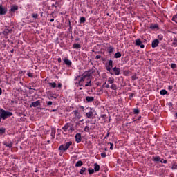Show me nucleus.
<instances>
[{
    "instance_id": "1",
    "label": "nucleus",
    "mask_w": 177,
    "mask_h": 177,
    "mask_svg": "<svg viewBox=\"0 0 177 177\" xmlns=\"http://www.w3.org/2000/svg\"><path fill=\"white\" fill-rule=\"evenodd\" d=\"M92 82V80H91V77H88L87 75L83 76L80 80L79 81V85L80 86H92V84H91Z\"/></svg>"
},
{
    "instance_id": "2",
    "label": "nucleus",
    "mask_w": 177,
    "mask_h": 177,
    "mask_svg": "<svg viewBox=\"0 0 177 177\" xmlns=\"http://www.w3.org/2000/svg\"><path fill=\"white\" fill-rule=\"evenodd\" d=\"M13 115V113L10 111H6L3 109H0V122H1V118L2 120H6L8 117H12Z\"/></svg>"
},
{
    "instance_id": "3",
    "label": "nucleus",
    "mask_w": 177,
    "mask_h": 177,
    "mask_svg": "<svg viewBox=\"0 0 177 177\" xmlns=\"http://www.w3.org/2000/svg\"><path fill=\"white\" fill-rule=\"evenodd\" d=\"M71 145H73V142L71 141L66 142L65 145H61L59 147V150H60V151H66L70 149Z\"/></svg>"
},
{
    "instance_id": "4",
    "label": "nucleus",
    "mask_w": 177,
    "mask_h": 177,
    "mask_svg": "<svg viewBox=\"0 0 177 177\" xmlns=\"http://www.w3.org/2000/svg\"><path fill=\"white\" fill-rule=\"evenodd\" d=\"M73 121H77V120H81V114L77 110L73 111Z\"/></svg>"
},
{
    "instance_id": "5",
    "label": "nucleus",
    "mask_w": 177,
    "mask_h": 177,
    "mask_svg": "<svg viewBox=\"0 0 177 177\" xmlns=\"http://www.w3.org/2000/svg\"><path fill=\"white\" fill-rule=\"evenodd\" d=\"M40 104H41V100H37L32 102L30 104V107H38V106H40Z\"/></svg>"
},
{
    "instance_id": "6",
    "label": "nucleus",
    "mask_w": 177,
    "mask_h": 177,
    "mask_svg": "<svg viewBox=\"0 0 177 177\" xmlns=\"http://www.w3.org/2000/svg\"><path fill=\"white\" fill-rule=\"evenodd\" d=\"M75 138L76 143H81V140L82 139V138L81 136V133H77L75 135Z\"/></svg>"
},
{
    "instance_id": "7",
    "label": "nucleus",
    "mask_w": 177,
    "mask_h": 177,
    "mask_svg": "<svg viewBox=\"0 0 177 177\" xmlns=\"http://www.w3.org/2000/svg\"><path fill=\"white\" fill-rule=\"evenodd\" d=\"M8 12V9L3 8L2 6H0V15H6Z\"/></svg>"
},
{
    "instance_id": "8",
    "label": "nucleus",
    "mask_w": 177,
    "mask_h": 177,
    "mask_svg": "<svg viewBox=\"0 0 177 177\" xmlns=\"http://www.w3.org/2000/svg\"><path fill=\"white\" fill-rule=\"evenodd\" d=\"M159 44H160V41H158V39H155L152 41L151 46L152 48H157Z\"/></svg>"
},
{
    "instance_id": "9",
    "label": "nucleus",
    "mask_w": 177,
    "mask_h": 177,
    "mask_svg": "<svg viewBox=\"0 0 177 177\" xmlns=\"http://www.w3.org/2000/svg\"><path fill=\"white\" fill-rule=\"evenodd\" d=\"M90 111L86 113V115L87 118H92L93 117V112L92 111V109H89Z\"/></svg>"
},
{
    "instance_id": "10",
    "label": "nucleus",
    "mask_w": 177,
    "mask_h": 177,
    "mask_svg": "<svg viewBox=\"0 0 177 177\" xmlns=\"http://www.w3.org/2000/svg\"><path fill=\"white\" fill-rule=\"evenodd\" d=\"M79 174H80V175H86V168L82 167V169L79 171Z\"/></svg>"
},
{
    "instance_id": "11",
    "label": "nucleus",
    "mask_w": 177,
    "mask_h": 177,
    "mask_svg": "<svg viewBox=\"0 0 177 177\" xmlns=\"http://www.w3.org/2000/svg\"><path fill=\"white\" fill-rule=\"evenodd\" d=\"M100 170V166L97 163L94 164V171L95 172H99Z\"/></svg>"
},
{
    "instance_id": "12",
    "label": "nucleus",
    "mask_w": 177,
    "mask_h": 177,
    "mask_svg": "<svg viewBox=\"0 0 177 177\" xmlns=\"http://www.w3.org/2000/svg\"><path fill=\"white\" fill-rule=\"evenodd\" d=\"M64 62L65 64H66V66H71V64H73V63L71 62V61H70V59H68V58H65L64 59Z\"/></svg>"
},
{
    "instance_id": "13",
    "label": "nucleus",
    "mask_w": 177,
    "mask_h": 177,
    "mask_svg": "<svg viewBox=\"0 0 177 177\" xmlns=\"http://www.w3.org/2000/svg\"><path fill=\"white\" fill-rule=\"evenodd\" d=\"M113 71L115 75H118L120 74V68L114 67Z\"/></svg>"
},
{
    "instance_id": "14",
    "label": "nucleus",
    "mask_w": 177,
    "mask_h": 177,
    "mask_svg": "<svg viewBox=\"0 0 177 177\" xmlns=\"http://www.w3.org/2000/svg\"><path fill=\"white\" fill-rule=\"evenodd\" d=\"M4 146H6V147H9L10 149L12 148V146H13V142H10L9 143H7L6 142H3Z\"/></svg>"
},
{
    "instance_id": "15",
    "label": "nucleus",
    "mask_w": 177,
    "mask_h": 177,
    "mask_svg": "<svg viewBox=\"0 0 177 177\" xmlns=\"http://www.w3.org/2000/svg\"><path fill=\"white\" fill-rule=\"evenodd\" d=\"M73 48V49H81V44H74Z\"/></svg>"
},
{
    "instance_id": "16",
    "label": "nucleus",
    "mask_w": 177,
    "mask_h": 177,
    "mask_svg": "<svg viewBox=\"0 0 177 177\" xmlns=\"http://www.w3.org/2000/svg\"><path fill=\"white\" fill-rule=\"evenodd\" d=\"M68 128H70V123L66 124L64 127H62V129L64 131V132H67V129H68Z\"/></svg>"
},
{
    "instance_id": "17",
    "label": "nucleus",
    "mask_w": 177,
    "mask_h": 177,
    "mask_svg": "<svg viewBox=\"0 0 177 177\" xmlns=\"http://www.w3.org/2000/svg\"><path fill=\"white\" fill-rule=\"evenodd\" d=\"M93 100H95V98L93 97H89V96H87L86 97V101L89 102H93Z\"/></svg>"
},
{
    "instance_id": "18",
    "label": "nucleus",
    "mask_w": 177,
    "mask_h": 177,
    "mask_svg": "<svg viewBox=\"0 0 177 177\" xmlns=\"http://www.w3.org/2000/svg\"><path fill=\"white\" fill-rule=\"evenodd\" d=\"M82 165H84V162H82L81 160L77 161L75 164L76 167H82Z\"/></svg>"
},
{
    "instance_id": "19",
    "label": "nucleus",
    "mask_w": 177,
    "mask_h": 177,
    "mask_svg": "<svg viewBox=\"0 0 177 177\" xmlns=\"http://www.w3.org/2000/svg\"><path fill=\"white\" fill-rule=\"evenodd\" d=\"M55 135H56V130L53 129L51 130V138H52V139H55Z\"/></svg>"
},
{
    "instance_id": "20",
    "label": "nucleus",
    "mask_w": 177,
    "mask_h": 177,
    "mask_svg": "<svg viewBox=\"0 0 177 177\" xmlns=\"http://www.w3.org/2000/svg\"><path fill=\"white\" fill-rule=\"evenodd\" d=\"M17 9H19V7L17 6H11V12H16Z\"/></svg>"
},
{
    "instance_id": "21",
    "label": "nucleus",
    "mask_w": 177,
    "mask_h": 177,
    "mask_svg": "<svg viewBox=\"0 0 177 177\" xmlns=\"http://www.w3.org/2000/svg\"><path fill=\"white\" fill-rule=\"evenodd\" d=\"M114 57L115 59H120V57H121V53L120 52L116 53L114 55Z\"/></svg>"
},
{
    "instance_id": "22",
    "label": "nucleus",
    "mask_w": 177,
    "mask_h": 177,
    "mask_svg": "<svg viewBox=\"0 0 177 177\" xmlns=\"http://www.w3.org/2000/svg\"><path fill=\"white\" fill-rule=\"evenodd\" d=\"M114 50V48H113V46H110L109 48H108V52L109 53H113Z\"/></svg>"
},
{
    "instance_id": "23",
    "label": "nucleus",
    "mask_w": 177,
    "mask_h": 177,
    "mask_svg": "<svg viewBox=\"0 0 177 177\" xmlns=\"http://www.w3.org/2000/svg\"><path fill=\"white\" fill-rule=\"evenodd\" d=\"M138 78H139V77H138V75H137L136 73H134V74L132 75V77H131V80H132L133 81H135V80H138Z\"/></svg>"
},
{
    "instance_id": "24",
    "label": "nucleus",
    "mask_w": 177,
    "mask_h": 177,
    "mask_svg": "<svg viewBox=\"0 0 177 177\" xmlns=\"http://www.w3.org/2000/svg\"><path fill=\"white\" fill-rule=\"evenodd\" d=\"M49 86H50L51 88H56L57 84L55 82H53V83H48Z\"/></svg>"
},
{
    "instance_id": "25",
    "label": "nucleus",
    "mask_w": 177,
    "mask_h": 177,
    "mask_svg": "<svg viewBox=\"0 0 177 177\" xmlns=\"http://www.w3.org/2000/svg\"><path fill=\"white\" fill-rule=\"evenodd\" d=\"M108 82H109V84H114V78H113V77H109V78L108 79Z\"/></svg>"
},
{
    "instance_id": "26",
    "label": "nucleus",
    "mask_w": 177,
    "mask_h": 177,
    "mask_svg": "<svg viewBox=\"0 0 177 177\" xmlns=\"http://www.w3.org/2000/svg\"><path fill=\"white\" fill-rule=\"evenodd\" d=\"M153 161L158 162L161 160V158L160 156L153 157Z\"/></svg>"
},
{
    "instance_id": "27",
    "label": "nucleus",
    "mask_w": 177,
    "mask_h": 177,
    "mask_svg": "<svg viewBox=\"0 0 177 177\" xmlns=\"http://www.w3.org/2000/svg\"><path fill=\"white\" fill-rule=\"evenodd\" d=\"M80 21L81 24H84V23H85V21H86V19H85L84 17H82L80 19Z\"/></svg>"
},
{
    "instance_id": "28",
    "label": "nucleus",
    "mask_w": 177,
    "mask_h": 177,
    "mask_svg": "<svg viewBox=\"0 0 177 177\" xmlns=\"http://www.w3.org/2000/svg\"><path fill=\"white\" fill-rule=\"evenodd\" d=\"M111 88L113 89V91H117V85L113 84L111 86Z\"/></svg>"
},
{
    "instance_id": "29",
    "label": "nucleus",
    "mask_w": 177,
    "mask_h": 177,
    "mask_svg": "<svg viewBox=\"0 0 177 177\" xmlns=\"http://www.w3.org/2000/svg\"><path fill=\"white\" fill-rule=\"evenodd\" d=\"M106 68L107 70V71H111V69L113 68V66H110L109 65H106Z\"/></svg>"
},
{
    "instance_id": "30",
    "label": "nucleus",
    "mask_w": 177,
    "mask_h": 177,
    "mask_svg": "<svg viewBox=\"0 0 177 177\" xmlns=\"http://www.w3.org/2000/svg\"><path fill=\"white\" fill-rule=\"evenodd\" d=\"M142 44V41L140 39H136V45L139 46Z\"/></svg>"
},
{
    "instance_id": "31",
    "label": "nucleus",
    "mask_w": 177,
    "mask_h": 177,
    "mask_svg": "<svg viewBox=\"0 0 177 177\" xmlns=\"http://www.w3.org/2000/svg\"><path fill=\"white\" fill-rule=\"evenodd\" d=\"M5 128H0V134L3 135V133H5Z\"/></svg>"
},
{
    "instance_id": "32",
    "label": "nucleus",
    "mask_w": 177,
    "mask_h": 177,
    "mask_svg": "<svg viewBox=\"0 0 177 177\" xmlns=\"http://www.w3.org/2000/svg\"><path fill=\"white\" fill-rule=\"evenodd\" d=\"M160 93V95H167V90H161Z\"/></svg>"
},
{
    "instance_id": "33",
    "label": "nucleus",
    "mask_w": 177,
    "mask_h": 177,
    "mask_svg": "<svg viewBox=\"0 0 177 177\" xmlns=\"http://www.w3.org/2000/svg\"><path fill=\"white\" fill-rule=\"evenodd\" d=\"M106 156H107V153H106V152L101 153L102 158H106Z\"/></svg>"
},
{
    "instance_id": "34",
    "label": "nucleus",
    "mask_w": 177,
    "mask_h": 177,
    "mask_svg": "<svg viewBox=\"0 0 177 177\" xmlns=\"http://www.w3.org/2000/svg\"><path fill=\"white\" fill-rule=\"evenodd\" d=\"M173 21L177 23V15H174L172 18Z\"/></svg>"
},
{
    "instance_id": "35",
    "label": "nucleus",
    "mask_w": 177,
    "mask_h": 177,
    "mask_svg": "<svg viewBox=\"0 0 177 177\" xmlns=\"http://www.w3.org/2000/svg\"><path fill=\"white\" fill-rule=\"evenodd\" d=\"M107 66H109L110 67H113V60H109Z\"/></svg>"
},
{
    "instance_id": "36",
    "label": "nucleus",
    "mask_w": 177,
    "mask_h": 177,
    "mask_svg": "<svg viewBox=\"0 0 177 177\" xmlns=\"http://www.w3.org/2000/svg\"><path fill=\"white\" fill-rule=\"evenodd\" d=\"M133 113H134V114H139L140 111H139V109H135L133 110Z\"/></svg>"
},
{
    "instance_id": "37",
    "label": "nucleus",
    "mask_w": 177,
    "mask_h": 177,
    "mask_svg": "<svg viewBox=\"0 0 177 177\" xmlns=\"http://www.w3.org/2000/svg\"><path fill=\"white\" fill-rule=\"evenodd\" d=\"M109 145H110V149L111 150H113L114 149V144L111 143V142H109Z\"/></svg>"
},
{
    "instance_id": "38",
    "label": "nucleus",
    "mask_w": 177,
    "mask_h": 177,
    "mask_svg": "<svg viewBox=\"0 0 177 177\" xmlns=\"http://www.w3.org/2000/svg\"><path fill=\"white\" fill-rule=\"evenodd\" d=\"M95 172V169H88V174H90V175H92V174H93Z\"/></svg>"
},
{
    "instance_id": "39",
    "label": "nucleus",
    "mask_w": 177,
    "mask_h": 177,
    "mask_svg": "<svg viewBox=\"0 0 177 177\" xmlns=\"http://www.w3.org/2000/svg\"><path fill=\"white\" fill-rule=\"evenodd\" d=\"M158 38L160 39V41H162V39L164 38V36H162V35H159Z\"/></svg>"
},
{
    "instance_id": "40",
    "label": "nucleus",
    "mask_w": 177,
    "mask_h": 177,
    "mask_svg": "<svg viewBox=\"0 0 177 177\" xmlns=\"http://www.w3.org/2000/svg\"><path fill=\"white\" fill-rule=\"evenodd\" d=\"M84 130L85 132H88L89 131V127L86 126Z\"/></svg>"
},
{
    "instance_id": "41",
    "label": "nucleus",
    "mask_w": 177,
    "mask_h": 177,
    "mask_svg": "<svg viewBox=\"0 0 177 177\" xmlns=\"http://www.w3.org/2000/svg\"><path fill=\"white\" fill-rule=\"evenodd\" d=\"M171 68H176V64H171Z\"/></svg>"
},
{
    "instance_id": "42",
    "label": "nucleus",
    "mask_w": 177,
    "mask_h": 177,
    "mask_svg": "<svg viewBox=\"0 0 177 177\" xmlns=\"http://www.w3.org/2000/svg\"><path fill=\"white\" fill-rule=\"evenodd\" d=\"M32 16L34 19H37L38 17V14H32Z\"/></svg>"
},
{
    "instance_id": "43",
    "label": "nucleus",
    "mask_w": 177,
    "mask_h": 177,
    "mask_svg": "<svg viewBox=\"0 0 177 177\" xmlns=\"http://www.w3.org/2000/svg\"><path fill=\"white\" fill-rule=\"evenodd\" d=\"M28 75L30 77V78H32L33 77V74L32 73H28Z\"/></svg>"
},
{
    "instance_id": "44",
    "label": "nucleus",
    "mask_w": 177,
    "mask_h": 177,
    "mask_svg": "<svg viewBox=\"0 0 177 177\" xmlns=\"http://www.w3.org/2000/svg\"><path fill=\"white\" fill-rule=\"evenodd\" d=\"M53 102H52V101H49L48 102H47V105L48 106H52Z\"/></svg>"
},
{
    "instance_id": "45",
    "label": "nucleus",
    "mask_w": 177,
    "mask_h": 177,
    "mask_svg": "<svg viewBox=\"0 0 177 177\" xmlns=\"http://www.w3.org/2000/svg\"><path fill=\"white\" fill-rule=\"evenodd\" d=\"M100 57H102V56H100V55H97V56L95 57V59H100Z\"/></svg>"
},
{
    "instance_id": "46",
    "label": "nucleus",
    "mask_w": 177,
    "mask_h": 177,
    "mask_svg": "<svg viewBox=\"0 0 177 177\" xmlns=\"http://www.w3.org/2000/svg\"><path fill=\"white\" fill-rule=\"evenodd\" d=\"M57 62L58 63H62V58H58Z\"/></svg>"
},
{
    "instance_id": "47",
    "label": "nucleus",
    "mask_w": 177,
    "mask_h": 177,
    "mask_svg": "<svg viewBox=\"0 0 177 177\" xmlns=\"http://www.w3.org/2000/svg\"><path fill=\"white\" fill-rule=\"evenodd\" d=\"M52 8H57V6H56L55 4H52Z\"/></svg>"
},
{
    "instance_id": "48",
    "label": "nucleus",
    "mask_w": 177,
    "mask_h": 177,
    "mask_svg": "<svg viewBox=\"0 0 177 177\" xmlns=\"http://www.w3.org/2000/svg\"><path fill=\"white\" fill-rule=\"evenodd\" d=\"M58 88H62V83L58 84Z\"/></svg>"
},
{
    "instance_id": "49",
    "label": "nucleus",
    "mask_w": 177,
    "mask_h": 177,
    "mask_svg": "<svg viewBox=\"0 0 177 177\" xmlns=\"http://www.w3.org/2000/svg\"><path fill=\"white\" fill-rule=\"evenodd\" d=\"M140 48H141L142 49H143V48H145V45H144V44H141V45H140Z\"/></svg>"
},
{
    "instance_id": "50",
    "label": "nucleus",
    "mask_w": 177,
    "mask_h": 177,
    "mask_svg": "<svg viewBox=\"0 0 177 177\" xmlns=\"http://www.w3.org/2000/svg\"><path fill=\"white\" fill-rule=\"evenodd\" d=\"M157 27H158L157 25H155L153 27H152V28H157Z\"/></svg>"
},
{
    "instance_id": "51",
    "label": "nucleus",
    "mask_w": 177,
    "mask_h": 177,
    "mask_svg": "<svg viewBox=\"0 0 177 177\" xmlns=\"http://www.w3.org/2000/svg\"><path fill=\"white\" fill-rule=\"evenodd\" d=\"M0 95H2V88H0Z\"/></svg>"
},
{
    "instance_id": "52",
    "label": "nucleus",
    "mask_w": 177,
    "mask_h": 177,
    "mask_svg": "<svg viewBox=\"0 0 177 177\" xmlns=\"http://www.w3.org/2000/svg\"><path fill=\"white\" fill-rule=\"evenodd\" d=\"M106 88H110V86H109V84H107V85L106 86Z\"/></svg>"
},
{
    "instance_id": "53",
    "label": "nucleus",
    "mask_w": 177,
    "mask_h": 177,
    "mask_svg": "<svg viewBox=\"0 0 177 177\" xmlns=\"http://www.w3.org/2000/svg\"><path fill=\"white\" fill-rule=\"evenodd\" d=\"M167 160H164L163 161V164H167Z\"/></svg>"
},
{
    "instance_id": "54",
    "label": "nucleus",
    "mask_w": 177,
    "mask_h": 177,
    "mask_svg": "<svg viewBox=\"0 0 177 177\" xmlns=\"http://www.w3.org/2000/svg\"><path fill=\"white\" fill-rule=\"evenodd\" d=\"M50 21H51V22H53V21H55V19H50Z\"/></svg>"
},
{
    "instance_id": "55",
    "label": "nucleus",
    "mask_w": 177,
    "mask_h": 177,
    "mask_svg": "<svg viewBox=\"0 0 177 177\" xmlns=\"http://www.w3.org/2000/svg\"><path fill=\"white\" fill-rule=\"evenodd\" d=\"M80 108L82 110H84V106H80Z\"/></svg>"
},
{
    "instance_id": "56",
    "label": "nucleus",
    "mask_w": 177,
    "mask_h": 177,
    "mask_svg": "<svg viewBox=\"0 0 177 177\" xmlns=\"http://www.w3.org/2000/svg\"><path fill=\"white\" fill-rule=\"evenodd\" d=\"M169 89H172V87H171V86H169Z\"/></svg>"
},
{
    "instance_id": "57",
    "label": "nucleus",
    "mask_w": 177,
    "mask_h": 177,
    "mask_svg": "<svg viewBox=\"0 0 177 177\" xmlns=\"http://www.w3.org/2000/svg\"><path fill=\"white\" fill-rule=\"evenodd\" d=\"M104 151H107V148H105V149H104Z\"/></svg>"
},
{
    "instance_id": "58",
    "label": "nucleus",
    "mask_w": 177,
    "mask_h": 177,
    "mask_svg": "<svg viewBox=\"0 0 177 177\" xmlns=\"http://www.w3.org/2000/svg\"><path fill=\"white\" fill-rule=\"evenodd\" d=\"M57 111L56 109L53 110V111Z\"/></svg>"
},
{
    "instance_id": "59",
    "label": "nucleus",
    "mask_w": 177,
    "mask_h": 177,
    "mask_svg": "<svg viewBox=\"0 0 177 177\" xmlns=\"http://www.w3.org/2000/svg\"><path fill=\"white\" fill-rule=\"evenodd\" d=\"M109 133H107L106 136H109Z\"/></svg>"
},
{
    "instance_id": "60",
    "label": "nucleus",
    "mask_w": 177,
    "mask_h": 177,
    "mask_svg": "<svg viewBox=\"0 0 177 177\" xmlns=\"http://www.w3.org/2000/svg\"><path fill=\"white\" fill-rule=\"evenodd\" d=\"M164 161L162 160H160V162H163Z\"/></svg>"
},
{
    "instance_id": "61",
    "label": "nucleus",
    "mask_w": 177,
    "mask_h": 177,
    "mask_svg": "<svg viewBox=\"0 0 177 177\" xmlns=\"http://www.w3.org/2000/svg\"><path fill=\"white\" fill-rule=\"evenodd\" d=\"M82 121H84V119H82V120H81V122H82Z\"/></svg>"
},
{
    "instance_id": "62",
    "label": "nucleus",
    "mask_w": 177,
    "mask_h": 177,
    "mask_svg": "<svg viewBox=\"0 0 177 177\" xmlns=\"http://www.w3.org/2000/svg\"><path fill=\"white\" fill-rule=\"evenodd\" d=\"M176 117H177V112H176Z\"/></svg>"
},
{
    "instance_id": "63",
    "label": "nucleus",
    "mask_w": 177,
    "mask_h": 177,
    "mask_svg": "<svg viewBox=\"0 0 177 177\" xmlns=\"http://www.w3.org/2000/svg\"><path fill=\"white\" fill-rule=\"evenodd\" d=\"M54 97V99H56V97Z\"/></svg>"
}]
</instances>
